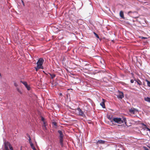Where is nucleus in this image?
<instances>
[{
	"instance_id": "f257e3e1",
	"label": "nucleus",
	"mask_w": 150,
	"mask_h": 150,
	"mask_svg": "<svg viewBox=\"0 0 150 150\" xmlns=\"http://www.w3.org/2000/svg\"><path fill=\"white\" fill-rule=\"evenodd\" d=\"M113 123H116L119 124H121L124 122V124L121 125H117L118 126L121 127H125L126 126H128L127 125V121L126 118L125 117H114L113 118Z\"/></svg>"
},
{
	"instance_id": "e433bc0d",
	"label": "nucleus",
	"mask_w": 150,
	"mask_h": 150,
	"mask_svg": "<svg viewBox=\"0 0 150 150\" xmlns=\"http://www.w3.org/2000/svg\"><path fill=\"white\" fill-rule=\"evenodd\" d=\"M21 150H22V149H21Z\"/></svg>"
},
{
	"instance_id": "423d86ee",
	"label": "nucleus",
	"mask_w": 150,
	"mask_h": 150,
	"mask_svg": "<svg viewBox=\"0 0 150 150\" xmlns=\"http://www.w3.org/2000/svg\"><path fill=\"white\" fill-rule=\"evenodd\" d=\"M20 82L25 85V86L28 90H30V87L29 86H28L27 83L26 81H21Z\"/></svg>"
},
{
	"instance_id": "c9c22d12",
	"label": "nucleus",
	"mask_w": 150,
	"mask_h": 150,
	"mask_svg": "<svg viewBox=\"0 0 150 150\" xmlns=\"http://www.w3.org/2000/svg\"><path fill=\"white\" fill-rule=\"evenodd\" d=\"M1 74L0 73V76H1Z\"/></svg>"
},
{
	"instance_id": "393cba45",
	"label": "nucleus",
	"mask_w": 150,
	"mask_h": 150,
	"mask_svg": "<svg viewBox=\"0 0 150 150\" xmlns=\"http://www.w3.org/2000/svg\"><path fill=\"white\" fill-rule=\"evenodd\" d=\"M144 149L145 150H149V149L146 146H144Z\"/></svg>"
},
{
	"instance_id": "ddd939ff",
	"label": "nucleus",
	"mask_w": 150,
	"mask_h": 150,
	"mask_svg": "<svg viewBox=\"0 0 150 150\" xmlns=\"http://www.w3.org/2000/svg\"><path fill=\"white\" fill-rule=\"evenodd\" d=\"M120 17H121L122 18H124V13L122 11H121L120 13Z\"/></svg>"
},
{
	"instance_id": "b1692460",
	"label": "nucleus",
	"mask_w": 150,
	"mask_h": 150,
	"mask_svg": "<svg viewBox=\"0 0 150 150\" xmlns=\"http://www.w3.org/2000/svg\"><path fill=\"white\" fill-rule=\"evenodd\" d=\"M52 124L54 125L55 126H57V123L55 122H52Z\"/></svg>"
},
{
	"instance_id": "f3484780",
	"label": "nucleus",
	"mask_w": 150,
	"mask_h": 150,
	"mask_svg": "<svg viewBox=\"0 0 150 150\" xmlns=\"http://www.w3.org/2000/svg\"><path fill=\"white\" fill-rule=\"evenodd\" d=\"M50 75L51 76V78L52 79H53L54 78L55 76L56 75L55 74H50Z\"/></svg>"
},
{
	"instance_id": "cd10ccee",
	"label": "nucleus",
	"mask_w": 150,
	"mask_h": 150,
	"mask_svg": "<svg viewBox=\"0 0 150 150\" xmlns=\"http://www.w3.org/2000/svg\"><path fill=\"white\" fill-rule=\"evenodd\" d=\"M21 0V2H22V4H23V6H25V4H24V1H23V0Z\"/></svg>"
},
{
	"instance_id": "6ab92c4d",
	"label": "nucleus",
	"mask_w": 150,
	"mask_h": 150,
	"mask_svg": "<svg viewBox=\"0 0 150 150\" xmlns=\"http://www.w3.org/2000/svg\"><path fill=\"white\" fill-rule=\"evenodd\" d=\"M146 81L147 83V86L149 87H150V81L147 80H146Z\"/></svg>"
},
{
	"instance_id": "473e14b6",
	"label": "nucleus",
	"mask_w": 150,
	"mask_h": 150,
	"mask_svg": "<svg viewBox=\"0 0 150 150\" xmlns=\"http://www.w3.org/2000/svg\"><path fill=\"white\" fill-rule=\"evenodd\" d=\"M44 120V118L43 117H41V120L42 121H43Z\"/></svg>"
},
{
	"instance_id": "1a4fd4ad",
	"label": "nucleus",
	"mask_w": 150,
	"mask_h": 150,
	"mask_svg": "<svg viewBox=\"0 0 150 150\" xmlns=\"http://www.w3.org/2000/svg\"><path fill=\"white\" fill-rule=\"evenodd\" d=\"M58 132L59 134V138H63L64 135L63 133L60 130H58Z\"/></svg>"
},
{
	"instance_id": "aec40b11",
	"label": "nucleus",
	"mask_w": 150,
	"mask_h": 150,
	"mask_svg": "<svg viewBox=\"0 0 150 150\" xmlns=\"http://www.w3.org/2000/svg\"><path fill=\"white\" fill-rule=\"evenodd\" d=\"M93 33H94V35H95V36L97 38H99V36L95 32H94Z\"/></svg>"
},
{
	"instance_id": "6e6552de",
	"label": "nucleus",
	"mask_w": 150,
	"mask_h": 150,
	"mask_svg": "<svg viewBox=\"0 0 150 150\" xmlns=\"http://www.w3.org/2000/svg\"><path fill=\"white\" fill-rule=\"evenodd\" d=\"M107 118L110 120V121L113 124L115 125L113 122V119L114 117H113L112 116H111L110 115H108L107 116Z\"/></svg>"
},
{
	"instance_id": "f8f14e48",
	"label": "nucleus",
	"mask_w": 150,
	"mask_h": 150,
	"mask_svg": "<svg viewBox=\"0 0 150 150\" xmlns=\"http://www.w3.org/2000/svg\"><path fill=\"white\" fill-rule=\"evenodd\" d=\"M135 83L137 82L138 85L139 86L141 85L142 84V83L141 82V81L139 79H137V80L135 79Z\"/></svg>"
},
{
	"instance_id": "5701e85b",
	"label": "nucleus",
	"mask_w": 150,
	"mask_h": 150,
	"mask_svg": "<svg viewBox=\"0 0 150 150\" xmlns=\"http://www.w3.org/2000/svg\"><path fill=\"white\" fill-rule=\"evenodd\" d=\"M9 147L11 150H13V148L12 147V146H11V144L9 146Z\"/></svg>"
},
{
	"instance_id": "f704fd0d",
	"label": "nucleus",
	"mask_w": 150,
	"mask_h": 150,
	"mask_svg": "<svg viewBox=\"0 0 150 150\" xmlns=\"http://www.w3.org/2000/svg\"><path fill=\"white\" fill-rule=\"evenodd\" d=\"M143 125H144V126H146V125H145L144 124H143Z\"/></svg>"
},
{
	"instance_id": "bb28decb",
	"label": "nucleus",
	"mask_w": 150,
	"mask_h": 150,
	"mask_svg": "<svg viewBox=\"0 0 150 150\" xmlns=\"http://www.w3.org/2000/svg\"><path fill=\"white\" fill-rule=\"evenodd\" d=\"M134 81H135L133 79H131L130 80V82L131 83H133L134 82Z\"/></svg>"
},
{
	"instance_id": "20e7f679",
	"label": "nucleus",
	"mask_w": 150,
	"mask_h": 150,
	"mask_svg": "<svg viewBox=\"0 0 150 150\" xmlns=\"http://www.w3.org/2000/svg\"><path fill=\"white\" fill-rule=\"evenodd\" d=\"M129 112L132 114H135V112H137L138 110L135 108H131L129 110Z\"/></svg>"
},
{
	"instance_id": "0eeeda50",
	"label": "nucleus",
	"mask_w": 150,
	"mask_h": 150,
	"mask_svg": "<svg viewBox=\"0 0 150 150\" xmlns=\"http://www.w3.org/2000/svg\"><path fill=\"white\" fill-rule=\"evenodd\" d=\"M10 144L8 142L4 143V148L5 150H9L8 147L10 146Z\"/></svg>"
},
{
	"instance_id": "a211bd4d",
	"label": "nucleus",
	"mask_w": 150,
	"mask_h": 150,
	"mask_svg": "<svg viewBox=\"0 0 150 150\" xmlns=\"http://www.w3.org/2000/svg\"><path fill=\"white\" fill-rule=\"evenodd\" d=\"M31 148L33 149V150H36L35 147L34 146L33 144H31L30 145Z\"/></svg>"
},
{
	"instance_id": "4468645a",
	"label": "nucleus",
	"mask_w": 150,
	"mask_h": 150,
	"mask_svg": "<svg viewBox=\"0 0 150 150\" xmlns=\"http://www.w3.org/2000/svg\"><path fill=\"white\" fill-rule=\"evenodd\" d=\"M144 99L145 101L150 103V98L148 97H145L144 98Z\"/></svg>"
},
{
	"instance_id": "dca6fc26",
	"label": "nucleus",
	"mask_w": 150,
	"mask_h": 150,
	"mask_svg": "<svg viewBox=\"0 0 150 150\" xmlns=\"http://www.w3.org/2000/svg\"><path fill=\"white\" fill-rule=\"evenodd\" d=\"M35 70L36 71H38V70L40 69H43V68H42L41 67H39V66H37V67H35Z\"/></svg>"
},
{
	"instance_id": "f03ea898",
	"label": "nucleus",
	"mask_w": 150,
	"mask_h": 150,
	"mask_svg": "<svg viewBox=\"0 0 150 150\" xmlns=\"http://www.w3.org/2000/svg\"><path fill=\"white\" fill-rule=\"evenodd\" d=\"M76 111L77 112V114L79 116H81L83 117H86V115L84 114L83 112L79 108H77Z\"/></svg>"
},
{
	"instance_id": "c85d7f7f",
	"label": "nucleus",
	"mask_w": 150,
	"mask_h": 150,
	"mask_svg": "<svg viewBox=\"0 0 150 150\" xmlns=\"http://www.w3.org/2000/svg\"><path fill=\"white\" fill-rule=\"evenodd\" d=\"M14 86L16 87H17V86H18V84H17V83L16 82H14Z\"/></svg>"
},
{
	"instance_id": "a878e982",
	"label": "nucleus",
	"mask_w": 150,
	"mask_h": 150,
	"mask_svg": "<svg viewBox=\"0 0 150 150\" xmlns=\"http://www.w3.org/2000/svg\"><path fill=\"white\" fill-rule=\"evenodd\" d=\"M132 13V11H129V12H128V14H130V13ZM133 13H137V12H133Z\"/></svg>"
},
{
	"instance_id": "7c9ffc66",
	"label": "nucleus",
	"mask_w": 150,
	"mask_h": 150,
	"mask_svg": "<svg viewBox=\"0 0 150 150\" xmlns=\"http://www.w3.org/2000/svg\"><path fill=\"white\" fill-rule=\"evenodd\" d=\"M146 129H147V131H150V129L148 128V127H146Z\"/></svg>"
},
{
	"instance_id": "412c9836",
	"label": "nucleus",
	"mask_w": 150,
	"mask_h": 150,
	"mask_svg": "<svg viewBox=\"0 0 150 150\" xmlns=\"http://www.w3.org/2000/svg\"><path fill=\"white\" fill-rule=\"evenodd\" d=\"M17 91L20 94L22 93V92L18 88H16Z\"/></svg>"
},
{
	"instance_id": "7ed1b4c3",
	"label": "nucleus",
	"mask_w": 150,
	"mask_h": 150,
	"mask_svg": "<svg viewBox=\"0 0 150 150\" xmlns=\"http://www.w3.org/2000/svg\"><path fill=\"white\" fill-rule=\"evenodd\" d=\"M44 61V60L43 58H40L38 59V61L37 62L36 64H37V66L43 68V67L42 66V64Z\"/></svg>"
},
{
	"instance_id": "2f4dec72",
	"label": "nucleus",
	"mask_w": 150,
	"mask_h": 150,
	"mask_svg": "<svg viewBox=\"0 0 150 150\" xmlns=\"http://www.w3.org/2000/svg\"><path fill=\"white\" fill-rule=\"evenodd\" d=\"M85 66H91V65H90L89 64H85Z\"/></svg>"
},
{
	"instance_id": "2eb2a0df",
	"label": "nucleus",
	"mask_w": 150,
	"mask_h": 150,
	"mask_svg": "<svg viewBox=\"0 0 150 150\" xmlns=\"http://www.w3.org/2000/svg\"><path fill=\"white\" fill-rule=\"evenodd\" d=\"M105 142V141L101 140H99L98 141V143L99 144H103Z\"/></svg>"
},
{
	"instance_id": "4c0bfd02",
	"label": "nucleus",
	"mask_w": 150,
	"mask_h": 150,
	"mask_svg": "<svg viewBox=\"0 0 150 150\" xmlns=\"http://www.w3.org/2000/svg\"><path fill=\"white\" fill-rule=\"evenodd\" d=\"M123 150H125L124 149Z\"/></svg>"
},
{
	"instance_id": "9d476101",
	"label": "nucleus",
	"mask_w": 150,
	"mask_h": 150,
	"mask_svg": "<svg viewBox=\"0 0 150 150\" xmlns=\"http://www.w3.org/2000/svg\"><path fill=\"white\" fill-rule=\"evenodd\" d=\"M102 100V102L100 103V105L102 106L103 108H105V100L103 99Z\"/></svg>"
},
{
	"instance_id": "39448f33",
	"label": "nucleus",
	"mask_w": 150,
	"mask_h": 150,
	"mask_svg": "<svg viewBox=\"0 0 150 150\" xmlns=\"http://www.w3.org/2000/svg\"><path fill=\"white\" fill-rule=\"evenodd\" d=\"M119 94L117 96V97L118 98H120L121 99H122L124 97V95L123 93L122 92L118 91Z\"/></svg>"
},
{
	"instance_id": "72a5a7b5",
	"label": "nucleus",
	"mask_w": 150,
	"mask_h": 150,
	"mask_svg": "<svg viewBox=\"0 0 150 150\" xmlns=\"http://www.w3.org/2000/svg\"><path fill=\"white\" fill-rule=\"evenodd\" d=\"M59 95L60 96H62V93H60Z\"/></svg>"
},
{
	"instance_id": "9b49d317",
	"label": "nucleus",
	"mask_w": 150,
	"mask_h": 150,
	"mask_svg": "<svg viewBox=\"0 0 150 150\" xmlns=\"http://www.w3.org/2000/svg\"><path fill=\"white\" fill-rule=\"evenodd\" d=\"M59 143L60 145L62 147H63L64 146L63 144V138H59Z\"/></svg>"
},
{
	"instance_id": "c756f323",
	"label": "nucleus",
	"mask_w": 150,
	"mask_h": 150,
	"mask_svg": "<svg viewBox=\"0 0 150 150\" xmlns=\"http://www.w3.org/2000/svg\"><path fill=\"white\" fill-rule=\"evenodd\" d=\"M26 135L28 137L29 139H30V138H31L30 136L28 134H27Z\"/></svg>"
},
{
	"instance_id": "4be33fe9",
	"label": "nucleus",
	"mask_w": 150,
	"mask_h": 150,
	"mask_svg": "<svg viewBox=\"0 0 150 150\" xmlns=\"http://www.w3.org/2000/svg\"><path fill=\"white\" fill-rule=\"evenodd\" d=\"M28 141H29V143L30 144V145H31V144H33V143H32V142H31V138H30V139H29Z\"/></svg>"
}]
</instances>
